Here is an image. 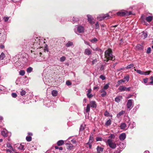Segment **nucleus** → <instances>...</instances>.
<instances>
[{"instance_id": "nucleus-64", "label": "nucleus", "mask_w": 153, "mask_h": 153, "mask_svg": "<svg viewBox=\"0 0 153 153\" xmlns=\"http://www.w3.org/2000/svg\"><path fill=\"white\" fill-rule=\"evenodd\" d=\"M153 84V81H152L149 82V83L148 84Z\"/></svg>"}, {"instance_id": "nucleus-39", "label": "nucleus", "mask_w": 153, "mask_h": 153, "mask_svg": "<svg viewBox=\"0 0 153 153\" xmlns=\"http://www.w3.org/2000/svg\"><path fill=\"white\" fill-rule=\"evenodd\" d=\"M109 87V84H106L103 87V88L102 89H104V90H106Z\"/></svg>"}, {"instance_id": "nucleus-19", "label": "nucleus", "mask_w": 153, "mask_h": 153, "mask_svg": "<svg viewBox=\"0 0 153 153\" xmlns=\"http://www.w3.org/2000/svg\"><path fill=\"white\" fill-rule=\"evenodd\" d=\"M73 45V42L69 41L65 45L67 47H69Z\"/></svg>"}, {"instance_id": "nucleus-44", "label": "nucleus", "mask_w": 153, "mask_h": 153, "mask_svg": "<svg viewBox=\"0 0 153 153\" xmlns=\"http://www.w3.org/2000/svg\"><path fill=\"white\" fill-rule=\"evenodd\" d=\"M26 92L25 91L23 90L20 92V94L22 96H23L25 94Z\"/></svg>"}, {"instance_id": "nucleus-63", "label": "nucleus", "mask_w": 153, "mask_h": 153, "mask_svg": "<svg viewBox=\"0 0 153 153\" xmlns=\"http://www.w3.org/2000/svg\"><path fill=\"white\" fill-rule=\"evenodd\" d=\"M6 151L7 152H9L10 153H11V151L9 149H6Z\"/></svg>"}, {"instance_id": "nucleus-43", "label": "nucleus", "mask_w": 153, "mask_h": 153, "mask_svg": "<svg viewBox=\"0 0 153 153\" xmlns=\"http://www.w3.org/2000/svg\"><path fill=\"white\" fill-rule=\"evenodd\" d=\"M94 138L93 136H90L89 138V141L90 142H92L93 141Z\"/></svg>"}, {"instance_id": "nucleus-62", "label": "nucleus", "mask_w": 153, "mask_h": 153, "mask_svg": "<svg viewBox=\"0 0 153 153\" xmlns=\"http://www.w3.org/2000/svg\"><path fill=\"white\" fill-rule=\"evenodd\" d=\"M71 141L74 143H75L76 142V141L74 140H71Z\"/></svg>"}, {"instance_id": "nucleus-60", "label": "nucleus", "mask_w": 153, "mask_h": 153, "mask_svg": "<svg viewBox=\"0 0 153 153\" xmlns=\"http://www.w3.org/2000/svg\"><path fill=\"white\" fill-rule=\"evenodd\" d=\"M91 89H89L87 91V94H90L91 93Z\"/></svg>"}, {"instance_id": "nucleus-33", "label": "nucleus", "mask_w": 153, "mask_h": 153, "mask_svg": "<svg viewBox=\"0 0 153 153\" xmlns=\"http://www.w3.org/2000/svg\"><path fill=\"white\" fill-rule=\"evenodd\" d=\"M33 70V68L31 67H29L27 69V73H30Z\"/></svg>"}, {"instance_id": "nucleus-26", "label": "nucleus", "mask_w": 153, "mask_h": 153, "mask_svg": "<svg viewBox=\"0 0 153 153\" xmlns=\"http://www.w3.org/2000/svg\"><path fill=\"white\" fill-rule=\"evenodd\" d=\"M90 105L89 104H87L86 109V112H89L90 111Z\"/></svg>"}, {"instance_id": "nucleus-53", "label": "nucleus", "mask_w": 153, "mask_h": 153, "mask_svg": "<svg viewBox=\"0 0 153 153\" xmlns=\"http://www.w3.org/2000/svg\"><path fill=\"white\" fill-rule=\"evenodd\" d=\"M12 96L14 98H16L17 96V94L15 93H12Z\"/></svg>"}, {"instance_id": "nucleus-14", "label": "nucleus", "mask_w": 153, "mask_h": 153, "mask_svg": "<svg viewBox=\"0 0 153 153\" xmlns=\"http://www.w3.org/2000/svg\"><path fill=\"white\" fill-rule=\"evenodd\" d=\"M120 128L122 129H127L126 124L125 123H122L120 126Z\"/></svg>"}, {"instance_id": "nucleus-11", "label": "nucleus", "mask_w": 153, "mask_h": 153, "mask_svg": "<svg viewBox=\"0 0 153 153\" xmlns=\"http://www.w3.org/2000/svg\"><path fill=\"white\" fill-rule=\"evenodd\" d=\"M92 51L89 48H87L85 49L84 51V54L85 55H89L91 54Z\"/></svg>"}, {"instance_id": "nucleus-2", "label": "nucleus", "mask_w": 153, "mask_h": 153, "mask_svg": "<svg viewBox=\"0 0 153 153\" xmlns=\"http://www.w3.org/2000/svg\"><path fill=\"white\" fill-rule=\"evenodd\" d=\"M34 43L33 44V47L34 48L38 49L42 47L43 44L45 43L43 40L40 39L39 38L36 37V39H33V40Z\"/></svg>"}, {"instance_id": "nucleus-61", "label": "nucleus", "mask_w": 153, "mask_h": 153, "mask_svg": "<svg viewBox=\"0 0 153 153\" xmlns=\"http://www.w3.org/2000/svg\"><path fill=\"white\" fill-rule=\"evenodd\" d=\"M130 88H131L130 87H129V88H126V91H129L130 90Z\"/></svg>"}, {"instance_id": "nucleus-32", "label": "nucleus", "mask_w": 153, "mask_h": 153, "mask_svg": "<svg viewBox=\"0 0 153 153\" xmlns=\"http://www.w3.org/2000/svg\"><path fill=\"white\" fill-rule=\"evenodd\" d=\"M134 65L133 64H131L128 65L126 67V68H131L133 67Z\"/></svg>"}, {"instance_id": "nucleus-7", "label": "nucleus", "mask_w": 153, "mask_h": 153, "mask_svg": "<svg viewBox=\"0 0 153 153\" xmlns=\"http://www.w3.org/2000/svg\"><path fill=\"white\" fill-rule=\"evenodd\" d=\"M133 100L131 99L129 100L128 101L127 106V108L129 109H131L133 106Z\"/></svg>"}, {"instance_id": "nucleus-42", "label": "nucleus", "mask_w": 153, "mask_h": 153, "mask_svg": "<svg viewBox=\"0 0 153 153\" xmlns=\"http://www.w3.org/2000/svg\"><path fill=\"white\" fill-rule=\"evenodd\" d=\"M87 96L89 98H91L93 96V95L91 93L87 94Z\"/></svg>"}, {"instance_id": "nucleus-20", "label": "nucleus", "mask_w": 153, "mask_h": 153, "mask_svg": "<svg viewBox=\"0 0 153 153\" xmlns=\"http://www.w3.org/2000/svg\"><path fill=\"white\" fill-rule=\"evenodd\" d=\"M64 143V141L63 140H59L58 141L57 143V144L58 146H60L62 145Z\"/></svg>"}, {"instance_id": "nucleus-21", "label": "nucleus", "mask_w": 153, "mask_h": 153, "mask_svg": "<svg viewBox=\"0 0 153 153\" xmlns=\"http://www.w3.org/2000/svg\"><path fill=\"white\" fill-rule=\"evenodd\" d=\"M52 94L53 96L56 97L57 95L58 92L57 91L53 90L52 91Z\"/></svg>"}, {"instance_id": "nucleus-30", "label": "nucleus", "mask_w": 153, "mask_h": 153, "mask_svg": "<svg viewBox=\"0 0 153 153\" xmlns=\"http://www.w3.org/2000/svg\"><path fill=\"white\" fill-rule=\"evenodd\" d=\"M7 146L8 148H9L10 149H11L12 150H13V148L12 146L10 144V143H7Z\"/></svg>"}, {"instance_id": "nucleus-49", "label": "nucleus", "mask_w": 153, "mask_h": 153, "mask_svg": "<svg viewBox=\"0 0 153 153\" xmlns=\"http://www.w3.org/2000/svg\"><path fill=\"white\" fill-rule=\"evenodd\" d=\"M65 59V58L64 56H62L60 58V61L61 62H63Z\"/></svg>"}, {"instance_id": "nucleus-3", "label": "nucleus", "mask_w": 153, "mask_h": 153, "mask_svg": "<svg viewBox=\"0 0 153 153\" xmlns=\"http://www.w3.org/2000/svg\"><path fill=\"white\" fill-rule=\"evenodd\" d=\"M117 15L120 16H124L125 15L129 16L131 14V11H129V12L127 11H121L117 13Z\"/></svg>"}, {"instance_id": "nucleus-12", "label": "nucleus", "mask_w": 153, "mask_h": 153, "mask_svg": "<svg viewBox=\"0 0 153 153\" xmlns=\"http://www.w3.org/2000/svg\"><path fill=\"white\" fill-rule=\"evenodd\" d=\"M126 134L125 133H122L119 136V139L121 140H123L126 138Z\"/></svg>"}, {"instance_id": "nucleus-6", "label": "nucleus", "mask_w": 153, "mask_h": 153, "mask_svg": "<svg viewBox=\"0 0 153 153\" xmlns=\"http://www.w3.org/2000/svg\"><path fill=\"white\" fill-rule=\"evenodd\" d=\"M109 16L108 14H102L98 16L97 19L101 21L105 18L108 19Z\"/></svg>"}, {"instance_id": "nucleus-5", "label": "nucleus", "mask_w": 153, "mask_h": 153, "mask_svg": "<svg viewBox=\"0 0 153 153\" xmlns=\"http://www.w3.org/2000/svg\"><path fill=\"white\" fill-rule=\"evenodd\" d=\"M134 70L135 71H136L137 73L142 75H148L150 74V72H151L150 71H148L146 72H144L143 71H141L140 70H137L135 69H134Z\"/></svg>"}, {"instance_id": "nucleus-9", "label": "nucleus", "mask_w": 153, "mask_h": 153, "mask_svg": "<svg viewBox=\"0 0 153 153\" xmlns=\"http://www.w3.org/2000/svg\"><path fill=\"white\" fill-rule=\"evenodd\" d=\"M15 146V147L19 149L24 150V146L22 143L20 144H17Z\"/></svg>"}, {"instance_id": "nucleus-51", "label": "nucleus", "mask_w": 153, "mask_h": 153, "mask_svg": "<svg viewBox=\"0 0 153 153\" xmlns=\"http://www.w3.org/2000/svg\"><path fill=\"white\" fill-rule=\"evenodd\" d=\"M102 140V138L100 137H96V140L97 141H101Z\"/></svg>"}, {"instance_id": "nucleus-38", "label": "nucleus", "mask_w": 153, "mask_h": 153, "mask_svg": "<svg viewBox=\"0 0 153 153\" xmlns=\"http://www.w3.org/2000/svg\"><path fill=\"white\" fill-rule=\"evenodd\" d=\"M26 140L27 141H30L31 140L32 137L30 136H27L26 137Z\"/></svg>"}, {"instance_id": "nucleus-28", "label": "nucleus", "mask_w": 153, "mask_h": 153, "mask_svg": "<svg viewBox=\"0 0 153 153\" xmlns=\"http://www.w3.org/2000/svg\"><path fill=\"white\" fill-rule=\"evenodd\" d=\"M5 57V55L4 53L2 52L0 56V59L2 60Z\"/></svg>"}, {"instance_id": "nucleus-36", "label": "nucleus", "mask_w": 153, "mask_h": 153, "mask_svg": "<svg viewBox=\"0 0 153 153\" xmlns=\"http://www.w3.org/2000/svg\"><path fill=\"white\" fill-rule=\"evenodd\" d=\"M105 67V65H102L100 68V70L102 71L104 70Z\"/></svg>"}, {"instance_id": "nucleus-55", "label": "nucleus", "mask_w": 153, "mask_h": 153, "mask_svg": "<svg viewBox=\"0 0 153 153\" xmlns=\"http://www.w3.org/2000/svg\"><path fill=\"white\" fill-rule=\"evenodd\" d=\"M127 119H128V121H126V122L127 123H128V127L130 126V125H131V124L130 123H129V121H130V120L129 119V118H128V117H127Z\"/></svg>"}, {"instance_id": "nucleus-24", "label": "nucleus", "mask_w": 153, "mask_h": 153, "mask_svg": "<svg viewBox=\"0 0 153 153\" xmlns=\"http://www.w3.org/2000/svg\"><path fill=\"white\" fill-rule=\"evenodd\" d=\"M125 113V111H122L120 112L119 113L117 114V117H119L120 116L123 114Z\"/></svg>"}, {"instance_id": "nucleus-58", "label": "nucleus", "mask_w": 153, "mask_h": 153, "mask_svg": "<svg viewBox=\"0 0 153 153\" xmlns=\"http://www.w3.org/2000/svg\"><path fill=\"white\" fill-rule=\"evenodd\" d=\"M84 42H85V44L90 46V44H89V42H87V41H84Z\"/></svg>"}, {"instance_id": "nucleus-8", "label": "nucleus", "mask_w": 153, "mask_h": 153, "mask_svg": "<svg viewBox=\"0 0 153 153\" xmlns=\"http://www.w3.org/2000/svg\"><path fill=\"white\" fill-rule=\"evenodd\" d=\"M90 107L93 108H96L97 107V104L95 101H91L90 102Z\"/></svg>"}, {"instance_id": "nucleus-27", "label": "nucleus", "mask_w": 153, "mask_h": 153, "mask_svg": "<svg viewBox=\"0 0 153 153\" xmlns=\"http://www.w3.org/2000/svg\"><path fill=\"white\" fill-rule=\"evenodd\" d=\"M90 41L92 43H94L98 41L97 39L96 38H94L93 39L90 40Z\"/></svg>"}, {"instance_id": "nucleus-23", "label": "nucleus", "mask_w": 153, "mask_h": 153, "mask_svg": "<svg viewBox=\"0 0 153 153\" xmlns=\"http://www.w3.org/2000/svg\"><path fill=\"white\" fill-rule=\"evenodd\" d=\"M126 87L124 86H120L119 88V89L121 91H126Z\"/></svg>"}, {"instance_id": "nucleus-41", "label": "nucleus", "mask_w": 153, "mask_h": 153, "mask_svg": "<svg viewBox=\"0 0 153 153\" xmlns=\"http://www.w3.org/2000/svg\"><path fill=\"white\" fill-rule=\"evenodd\" d=\"M124 79H126L127 82L128 81L129 79V76L128 75L124 77Z\"/></svg>"}, {"instance_id": "nucleus-22", "label": "nucleus", "mask_w": 153, "mask_h": 153, "mask_svg": "<svg viewBox=\"0 0 153 153\" xmlns=\"http://www.w3.org/2000/svg\"><path fill=\"white\" fill-rule=\"evenodd\" d=\"M153 19V17L152 16H149L146 18V20L148 22H150L152 21Z\"/></svg>"}, {"instance_id": "nucleus-50", "label": "nucleus", "mask_w": 153, "mask_h": 153, "mask_svg": "<svg viewBox=\"0 0 153 153\" xmlns=\"http://www.w3.org/2000/svg\"><path fill=\"white\" fill-rule=\"evenodd\" d=\"M100 78L102 80H104L105 79V76L103 75H101L100 76Z\"/></svg>"}, {"instance_id": "nucleus-10", "label": "nucleus", "mask_w": 153, "mask_h": 153, "mask_svg": "<svg viewBox=\"0 0 153 153\" xmlns=\"http://www.w3.org/2000/svg\"><path fill=\"white\" fill-rule=\"evenodd\" d=\"M77 30L79 33H82L84 32V28L82 26L80 25L77 27Z\"/></svg>"}, {"instance_id": "nucleus-1", "label": "nucleus", "mask_w": 153, "mask_h": 153, "mask_svg": "<svg viewBox=\"0 0 153 153\" xmlns=\"http://www.w3.org/2000/svg\"><path fill=\"white\" fill-rule=\"evenodd\" d=\"M104 60L108 62L109 60L114 61L115 59V57L113 56L112 51L111 49H108L105 52V56L103 59Z\"/></svg>"}, {"instance_id": "nucleus-57", "label": "nucleus", "mask_w": 153, "mask_h": 153, "mask_svg": "<svg viewBox=\"0 0 153 153\" xmlns=\"http://www.w3.org/2000/svg\"><path fill=\"white\" fill-rule=\"evenodd\" d=\"M97 62V60L96 59H94L92 61V64L93 65L94 64Z\"/></svg>"}, {"instance_id": "nucleus-13", "label": "nucleus", "mask_w": 153, "mask_h": 153, "mask_svg": "<svg viewBox=\"0 0 153 153\" xmlns=\"http://www.w3.org/2000/svg\"><path fill=\"white\" fill-rule=\"evenodd\" d=\"M88 17V20L90 24H93L94 22H92V17L91 16L89 15H87Z\"/></svg>"}, {"instance_id": "nucleus-40", "label": "nucleus", "mask_w": 153, "mask_h": 153, "mask_svg": "<svg viewBox=\"0 0 153 153\" xmlns=\"http://www.w3.org/2000/svg\"><path fill=\"white\" fill-rule=\"evenodd\" d=\"M79 20L78 18H76L73 17V22L74 23L75 22L78 21Z\"/></svg>"}, {"instance_id": "nucleus-59", "label": "nucleus", "mask_w": 153, "mask_h": 153, "mask_svg": "<svg viewBox=\"0 0 153 153\" xmlns=\"http://www.w3.org/2000/svg\"><path fill=\"white\" fill-rule=\"evenodd\" d=\"M93 50L94 51H99V50H101L100 49H99L98 47L97 48H96L95 49H93Z\"/></svg>"}, {"instance_id": "nucleus-54", "label": "nucleus", "mask_w": 153, "mask_h": 153, "mask_svg": "<svg viewBox=\"0 0 153 153\" xmlns=\"http://www.w3.org/2000/svg\"><path fill=\"white\" fill-rule=\"evenodd\" d=\"M66 84L68 85H70L71 84V83L69 81H67L66 82Z\"/></svg>"}, {"instance_id": "nucleus-31", "label": "nucleus", "mask_w": 153, "mask_h": 153, "mask_svg": "<svg viewBox=\"0 0 153 153\" xmlns=\"http://www.w3.org/2000/svg\"><path fill=\"white\" fill-rule=\"evenodd\" d=\"M25 71L23 70H21L19 71V74L20 75L23 76L25 74Z\"/></svg>"}, {"instance_id": "nucleus-37", "label": "nucleus", "mask_w": 153, "mask_h": 153, "mask_svg": "<svg viewBox=\"0 0 153 153\" xmlns=\"http://www.w3.org/2000/svg\"><path fill=\"white\" fill-rule=\"evenodd\" d=\"M125 82V80L123 79H121L118 81L117 83L118 85H120L121 84L122 82Z\"/></svg>"}, {"instance_id": "nucleus-4", "label": "nucleus", "mask_w": 153, "mask_h": 153, "mask_svg": "<svg viewBox=\"0 0 153 153\" xmlns=\"http://www.w3.org/2000/svg\"><path fill=\"white\" fill-rule=\"evenodd\" d=\"M106 143L108 144L110 148L113 149H114L116 147V144L115 143L113 142L112 140L110 139H108Z\"/></svg>"}, {"instance_id": "nucleus-48", "label": "nucleus", "mask_w": 153, "mask_h": 153, "mask_svg": "<svg viewBox=\"0 0 153 153\" xmlns=\"http://www.w3.org/2000/svg\"><path fill=\"white\" fill-rule=\"evenodd\" d=\"M95 28L98 29L99 28V24L98 22H97L95 24Z\"/></svg>"}, {"instance_id": "nucleus-46", "label": "nucleus", "mask_w": 153, "mask_h": 153, "mask_svg": "<svg viewBox=\"0 0 153 153\" xmlns=\"http://www.w3.org/2000/svg\"><path fill=\"white\" fill-rule=\"evenodd\" d=\"M151 51V48L150 47L148 48L146 51V53H150Z\"/></svg>"}, {"instance_id": "nucleus-29", "label": "nucleus", "mask_w": 153, "mask_h": 153, "mask_svg": "<svg viewBox=\"0 0 153 153\" xmlns=\"http://www.w3.org/2000/svg\"><path fill=\"white\" fill-rule=\"evenodd\" d=\"M147 36L148 35L147 33L143 32L142 34V36L144 39H145L147 37Z\"/></svg>"}, {"instance_id": "nucleus-56", "label": "nucleus", "mask_w": 153, "mask_h": 153, "mask_svg": "<svg viewBox=\"0 0 153 153\" xmlns=\"http://www.w3.org/2000/svg\"><path fill=\"white\" fill-rule=\"evenodd\" d=\"M148 79L147 78H145L144 79H143L144 82L145 83H146L147 82Z\"/></svg>"}, {"instance_id": "nucleus-25", "label": "nucleus", "mask_w": 153, "mask_h": 153, "mask_svg": "<svg viewBox=\"0 0 153 153\" xmlns=\"http://www.w3.org/2000/svg\"><path fill=\"white\" fill-rule=\"evenodd\" d=\"M111 120L109 119L105 123V125L106 126H108L111 124Z\"/></svg>"}, {"instance_id": "nucleus-45", "label": "nucleus", "mask_w": 153, "mask_h": 153, "mask_svg": "<svg viewBox=\"0 0 153 153\" xmlns=\"http://www.w3.org/2000/svg\"><path fill=\"white\" fill-rule=\"evenodd\" d=\"M122 151V150L117 149L116 151L114 152V153H120Z\"/></svg>"}, {"instance_id": "nucleus-16", "label": "nucleus", "mask_w": 153, "mask_h": 153, "mask_svg": "<svg viewBox=\"0 0 153 153\" xmlns=\"http://www.w3.org/2000/svg\"><path fill=\"white\" fill-rule=\"evenodd\" d=\"M67 148L69 150L72 149H73V146L72 144L71 143H66Z\"/></svg>"}, {"instance_id": "nucleus-52", "label": "nucleus", "mask_w": 153, "mask_h": 153, "mask_svg": "<svg viewBox=\"0 0 153 153\" xmlns=\"http://www.w3.org/2000/svg\"><path fill=\"white\" fill-rule=\"evenodd\" d=\"M9 19V17H4V19L5 22H7Z\"/></svg>"}, {"instance_id": "nucleus-47", "label": "nucleus", "mask_w": 153, "mask_h": 153, "mask_svg": "<svg viewBox=\"0 0 153 153\" xmlns=\"http://www.w3.org/2000/svg\"><path fill=\"white\" fill-rule=\"evenodd\" d=\"M115 136L114 134H110L108 137L111 139H114L115 138Z\"/></svg>"}, {"instance_id": "nucleus-35", "label": "nucleus", "mask_w": 153, "mask_h": 153, "mask_svg": "<svg viewBox=\"0 0 153 153\" xmlns=\"http://www.w3.org/2000/svg\"><path fill=\"white\" fill-rule=\"evenodd\" d=\"M1 134L4 137H7V133L5 131H2L1 132Z\"/></svg>"}, {"instance_id": "nucleus-17", "label": "nucleus", "mask_w": 153, "mask_h": 153, "mask_svg": "<svg viewBox=\"0 0 153 153\" xmlns=\"http://www.w3.org/2000/svg\"><path fill=\"white\" fill-rule=\"evenodd\" d=\"M100 92L102 93L101 96L103 97H105L107 94L106 92L105 91L104 89H102L100 91Z\"/></svg>"}, {"instance_id": "nucleus-18", "label": "nucleus", "mask_w": 153, "mask_h": 153, "mask_svg": "<svg viewBox=\"0 0 153 153\" xmlns=\"http://www.w3.org/2000/svg\"><path fill=\"white\" fill-rule=\"evenodd\" d=\"M98 153H100L103 151V148L100 146H98L97 148Z\"/></svg>"}, {"instance_id": "nucleus-34", "label": "nucleus", "mask_w": 153, "mask_h": 153, "mask_svg": "<svg viewBox=\"0 0 153 153\" xmlns=\"http://www.w3.org/2000/svg\"><path fill=\"white\" fill-rule=\"evenodd\" d=\"M85 126L84 125H82L80 127L79 131H82L85 129Z\"/></svg>"}, {"instance_id": "nucleus-15", "label": "nucleus", "mask_w": 153, "mask_h": 153, "mask_svg": "<svg viewBox=\"0 0 153 153\" xmlns=\"http://www.w3.org/2000/svg\"><path fill=\"white\" fill-rule=\"evenodd\" d=\"M122 98L121 96H117L115 99V101L117 102H119L122 100Z\"/></svg>"}]
</instances>
